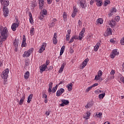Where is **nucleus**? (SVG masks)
<instances>
[{"label": "nucleus", "mask_w": 124, "mask_h": 124, "mask_svg": "<svg viewBox=\"0 0 124 124\" xmlns=\"http://www.w3.org/2000/svg\"><path fill=\"white\" fill-rule=\"evenodd\" d=\"M9 34V32L8 31L7 28L4 27L1 31L0 39H1V41H5V40L7 39Z\"/></svg>", "instance_id": "1"}, {"label": "nucleus", "mask_w": 124, "mask_h": 124, "mask_svg": "<svg viewBox=\"0 0 124 124\" xmlns=\"http://www.w3.org/2000/svg\"><path fill=\"white\" fill-rule=\"evenodd\" d=\"M9 73V69L7 68L2 71L1 77L2 79H7Z\"/></svg>", "instance_id": "2"}, {"label": "nucleus", "mask_w": 124, "mask_h": 124, "mask_svg": "<svg viewBox=\"0 0 124 124\" xmlns=\"http://www.w3.org/2000/svg\"><path fill=\"white\" fill-rule=\"evenodd\" d=\"M33 51V48H30L29 50L25 51L24 54H23V58H29Z\"/></svg>", "instance_id": "3"}, {"label": "nucleus", "mask_w": 124, "mask_h": 124, "mask_svg": "<svg viewBox=\"0 0 124 124\" xmlns=\"http://www.w3.org/2000/svg\"><path fill=\"white\" fill-rule=\"evenodd\" d=\"M19 42L20 41L19 40L16 39L14 41L13 46L15 47V52H17L18 51V47H19Z\"/></svg>", "instance_id": "4"}, {"label": "nucleus", "mask_w": 124, "mask_h": 124, "mask_svg": "<svg viewBox=\"0 0 124 124\" xmlns=\"http://www.w3.org/2000/svg\"><path fill=\"white\" fill-rule=\"evenodd\" d=\"M46 46H47V45L46 44V43H43L41 47L40 48L38 53L40 54H42L43 52L44 51V50H45V48H46Z\"/></svg>", "instance_id": "5"}, {"label": "nucleus", "mask_w": 124, "mask_h": 124, "mask_svg": "<svg viewBox=\"0 0 124 124\" xmlns=\"http://www.w3.org/2000/svg\"><path fill=\"white\" fill-rule=\"evenodd\" d=\"M1 4L3 5V7L6 8L9 5V1L8 0H0Z\"/></svg>", "instance_id": "6"}, {"label": "nucleus", "mask_w": 124, "mask_h": 124, "mask_svg": "<svg viewBox=\"0 0 124 124\" xmlns=\"http://www.w3.org/2000/svg\"><path fill=\"white\" fill-rule=\"evenodd\" d=\"M62 104H60V106L61 107H63V106H65V105H68L69 104V101L65 99H62L61 100Z\"/></svg>", "instance_id": "7"}, {"label": "nucleus", "mask_w": 124, "mask_h": 124, "mask_svg": "<svg viewBox=\"0 0 124 124\" xmlns=\"http://www.w3.org/2000/svg\"><path fill=\"white\" fill-rule=\"evenodd\" d=\"M64 93V89L63 88H61L58 90L56 93V96H61L62 93Z\"/></svg>", "instance_id": "8"}, {"label": "nucleus", "mask_w": 124, "mask_h": 124, "mask_svg": "<svg viewBox=\"0 0 124 124\" xmlns=\"http://www.w3.org/2000/svg\"><path fill=\"white\" fill-rule=\"evenodd\" d=\"M3 11L4 16H5V17H7V16H8V15L9 14V10H8V8L6 7L5 8V7H3Z\"/></svg>", "instance_id": "9"}, {"label": "nucleus", "mask_w": 124, "mask_h": 124, "mask_svg": "<svg viewBox=\"0 0 124 124\" xmlns=\"http://www.w3.org/2000/svg\"><path fill=\"white\" fill-rule=\"evenodd\" d=\"M46 69H47V66L46 65V64H44L40 66V72L41 73H42V72L45 71Z\"/></svg>", "instance_id": "10"}, {"label": "nucleus", "mask_w": 124, "mask_h": 124, "mask_svg": "<svg viewBox=\"0 0 124 124\" xmlns=\"http://www.w3.org/2000/svg\"><path fill=\"white\" fill-rule=\"evenodd\" d=\"M85 29L83 28L81 32L79 33V37H78V39L79 40H81V39H83V37H84V33H85Z\"/></svg>", "instance_id": "11"}, {"label": "nucleus", "mask_w": 124, "mask_h": 124, "mask_svg": "<svg viewBox=\"0 0 124 124\" xmlns=\"http://www.w3.org/2000/svg\"><path fill=\"white\" fill-rule=\"evenodd\" d=\"M19 25H20L19 23H14L12 25V27H11V29L12 31H16V28H18Z\"/></svg>", "instance_id": "12"}, {"label": "nucleus", "mask_w": 124, "mask_h": 124, "mask_svg": "<svg viewBox=\"0 0 124 124\" xmlns=\"http://www.w3.org/2000/svg\"><path fill=\"white\" fill-rule=\"evenodd\" d=\"M112 34V31H111V28H108L106 31V33L104 34L105 36H108V35H111Z\"/></svg>", "instance_id": "13"}, {"label": "nucleus", "mask_w": 124, "mask_h": 124, "mask_svg": "<svg viewBox=\"0 0 124 124\" xmlns=\"http://www.w3.org/2000/svg\"><path fill=\"white\" fill-rule=\"evenodd\" d=\"M117 12V9L116 8H112L110 10V13L108 14V16L111 17L112 15H114V13H116Z\"/></svg>", "instance_id": "14"}, {"label": "nucleus", "mask_w": 124, "mask_h": 124, "mask_svg": "<svg viewBox=\"0 0 124 124\" xmlns=\"http://www.w3.org/2000/svg\"><path fill=\"white\" fill-rule=\"evenodd\" d=\"M39 0V8L40 9H43V7H44V0Z\"/></svg>", "instance_id": "15"}, {"label": "nucleus", "mask_w": 124, "mask_h": 124, "mask_svg": "<svg viewBox=\"0 0 124 124\" xmlns=\"http://www.w3.org/2000/svg\"><path fill=\"white\" fill-rule=\"evenodd\" d=\"M26 36H23V40L21 44V47H26L27 46V43H26Z\"/></svg>", "instance_id": "16"}, {"label": "nucleus", "mask_w": 124, "mask_h": 124, "mask_svg": "<svg viewBox=\"0 0 124 124\" xmlns=\"http://www.w3.org/2000/svg\"><path fill=\"white\" fill-rule=\"evenodd\" d=\"M57 37L58 36H57V33H54L53 37V43L56 45L57 43H58V40L57 39Z\"/></svg>", "instance_id": "17"}, {"label": "nucleus", "mask_w": 124, "mask_h": 124, "mask_svg": "<svg viewBox=\"0 0 124 124\" xmlns=\"http://www.w3.org/2000/svg\"><path fill=\"white\" fill-rule=\"evenodd\" d=\"M66 64V62L62 63L61 67L60 68V70L58 71L59 73H62V71H63V68H64V66H65Z\"/></svg>", "instance_id": "18"}, {"label": "nucleus", "mask_w": 124, "mask_h": 124, "mask_svg": "<svg viewBox=\"0 0 124 124\" xmlns=\"http://www.w3.org/2000/svg\"><path fill=\"white\" fill-rule=\"evenodd\" d=\"M116 24L117 23H116V21H115V20H112L111 21H108V25L110 26L111 28H114V27L116 26Z\"/></svg>", "instance_id": "19"}, {"label": "nucleus", "mask_w": 124, "mask_h": 124, "mask_svg": "<svg viewBox=\"0 0 124 124\" xmlns=\"http://www.w3.org/2000/svg\"><path fill=\"white\" fill-rule=\"evenodd\" d=\"M88 62H89V59H86L82 62L81 69H83L87 65Z\"/></svg>", "instance_id": "20"}, {"label": "nucleus", "mask_w": 124, "mask_h": 124, "mask_svg": "<svg viewBox=\"0 0 124 124\" xmlns=\"http://www.w3.org/2000/svg\"><path fill=\"white\" fill-rule=\"evenodd\" d=\"M29 21L31 24H33V18H32V15L31 14V12H29Z\"/></svg>", "instance_id": "21"}, {"label": "nucleus", "mask_w": 124, "mask_h": 124, "mask_svg": "<svg viewBox=\"0 0 124 124\" xmlns=\"http://www.w3.org/2000/svg\"><path fill=\"white\" fill-rule=\"evenodd\" d=\"M101 45L100 43H97L96 45L94 46V52H96L98 51V49H99V47Z\"/></svg>", "instance_id": "22"}, {"label": "nucleus", "mask_w": 124, "mask_h": 124, "mask_svg": "<svg viewBox=\"0 0 124 124\" xmlns=\"http://www.w3.org/2000/svg\"><path fill=\"white\" fill-rule=\"evenodd\" d=\"M25 101V95L23 94V96L21 98L19 102L18 103L19 105H22L23 103H24V101Z\"/></svg>", "instance_id": "23"}, {"label": "nucleus", "mask_w": 124, "mask_h": 124, "mask_svg": "<svg viewBox=\"0 0 124 124\" xmlns=\"http://www.w3.org/2000/svg\"><path fill=\"white\" fill-rule=\"evenodd\" d=\"M72 83H70L69 84H67V88L68 92H71L72 91Z\"/></svg>", "instance_id": "24"}, {"label": "nucleus", "mask_w": 124, "mask_h": 124, "mask_svg": "<svg viewBox=\"0 0 124 124\" xmlns=\"http://www.w3.org/2000/svg\"><path fill=\"white\" fill-rule=\"evenodd\" d=\"M32 96H33V94H31L28 97L27 102L28 103H30L31 99H32Z\"/></svg>", "instance_id": "25"}, {"label": "nucleus", "mask_w": 124, "mask_h": 124, "mask_svg": "<svg viewBox=\"0 0 124 124\" xmlns=\"http://www.w3.org/2000/svg\"><path fill=\"white\" fill-rule=\"evenodd\" d=\"M30 77V72L27 71L24 75V78L25 79H29Z\"/></svg>", "instance_id": "26"}, {"label": "nucleus", "mask_w": 124, "mask_h": 124, "mask_svg": "<svg viewBox=\"0 0 124 124\" xmlns=\"http://www.w3.org/2000/svg\"><path fill=\"white\" fill-rule=\"evenodd\" d=\"M86 120H89V119H90V117H91V112L90 111H87V112L86 113Z\"/></svg>", "instance_id": "27"}, {"label": "nucleus", "mask_w": 124, "mask_h": 124, "mask_svg": "<svg viewBox=\"0 0 124 124\" xmlns=\"http://www.w3.org/2000/svg\"><path fill=\"white\" fill-rule=\"evenodd\" d=\"M97 24H100V25L103 24V19L102 18H99L96 20Z\"/></svg>", "instance_id": "28"}, {"label": "nucleus", "mask_w": 124, "mask_h": 124, "mask_svg": "<svg viewBox=\"0 0 124 124\" xmlns=\"http://www.w3.org/2000/svg\"><path fill=\"white\" fill-rule=\"evenodd\" d=\"M30 33H31V35H34V28L31 27L30 30Z\"/></svg>", "instance_id": "29"}, {"label": "nucleus", "mask_w": 124, "mask_h": 124, "mask_svg": "<svg viewBox=\"0 0 124 124\" xmlns=\"http://www.w3.org/2000/svg\"><path fill=\"white\" fill-rule=\"evenodd\" d=\"M96 1V5H97V6H101L102 5V1H101V0H97Z\"/></svg>", "instance_id": "30"}, {"label": "nucleus", "mask_w": 124, "mask_h": 124, "mask_svg": "<svg viewBox=\"0 0 124 124\" xmlns=\"http://www.w3.org/2000/svg\"><path fill=\"white\" fill-rule=\"evenodd\" d=\"M104 96H105V93L100 94L98 96V97L100 99H102Z\"/></svg>", "instance_id": "31"}, {"label": "nucleus", "mask_w": 124, "mask_h": 124, "mask_svg": "<svg viewBox=\"0 0 124 124\" xmlns=\"http://www.w3.org/2000/svg\"><path fill=\"white\" fill-rule=\"evenodd\" d=\"M115 52H116V51H112V52L110 54V58H111V59H114L115 57H116V55L114 54V53H115Z\"/></svg>", "instance_id": "32"}, {"label": "nucleus", "mask_w": 124, "mask_h": 124, "mask_svg": "<svg viewBox=\"0 0 124 124\" xmlns=\"http://www.w3.org/2000/svg\"><path fill=\"white\" fill-rule=\"evenodd\" d=\"M57 89H58V85H56L53 88V89H52L53 93H56V92L57 91Z\"/></svg>", "instance_id": "33"}, {"label": "nucleus", "mask_w": 124, "mask_h": 124, "mask_svg": "<svg viewBox=\"0 0 124 124\" xmlns=\"http://www.w3.org/2000/svg\"><path fill=\"white\" fill-rule=\"evenodd\" d=\"M95 80H99L100 81H102V78H100V77L97 75L95 76Z\"/></svg>", "instance_id": "34"}, {"label": "nucleus", "mask_w": 124, "mask_h": 124, "mask_svg": "<svg viewBox=\"0 0 124 124\" xmlns=\"http://www.w3.org/2000/svg\"><path fill=\"white\" fill-rule=\"evenodd\" d=\"M57 20L56 19V18H54L52 21H51V25H52V27H53V26L55 25V22H57Z\"/></svg>", "instance_id": "35"}, {"label": "nucleus", "mask_w": 124, "mask_h": 124, "mask_svg": "<svg viewBox=\"0 0 124 124\" xmlns=\"http://www.w3.org/2000/svg\"><path fill=\"white\" fill-rule=\"evenodd\" d=\"M41 14L44 15V16H45V15H47V11H46L45 9H43Z\"/></svg>", "instance_id": "36"}, {"label": "nucleus", "mask_w": 124, "mask_h": 124, "mask_svg": "<svg viewBox=\"0 0 124 124\" xmlns=\"http://www.w3.org/2000/svg\"><path fill=\"white\" fill-rule=\"evenodd\" d=\"M90 107H92V104L90 103H87L85 106V108H86V109H88V108H90Z\"/></svg>", "instance_id": "37"}, {"label": "nucleus", "mask_w": 124, "mask_h": 124, "mask_svg": "<svg viewBox=\"0 0 124 124\" xmlns=\"http://www.w3.org/2000/svg\"><path fill=\"white\" fill-rule=\"evenodd\" d=\"M102 74H103V72H102V71L99 70L98 72V76L101 77L102 76Z\"/></svg>", "instance_id": "38"}, {"label": "nucleus", "mask_w": 124, "mask_h": 124, "mask_svg": "<svg viewBox=\"0 0 124 124\" xmlns=\"http://www.w3.org/2000/svg\"><path fill=\"white\" fill-rule=\"evenodd\" d=\"M70 39V35L66 34V40L67 41H69V40Z\"/></svg>", "instance_id": "39"}, {"label": "nucleus", "mask_w": 124, "mask_h": 124, "mask_svg": "<svg viewBox=\"0 0 124 124\" xmlns=\"http://www.w3.org/2000/svg\"><path fill=\"white\" fill-rule=\"evenodd\" d=\"M110 3V0H107L105 2V6H107V5H108V4H109Z\"/></svg>", "instance_id": "40"}, {"label": "nucleus", "mask_w": 124, "mask_h": 124, "mask_svg": "<svg viewBox=\"0 0 124 124\" xmlns=\"http://www.w3.org/2000/svg\"><path fill=\"white\" fill-rule=\"evenodd\" d=\"M101 91L100 90L95 91L94 93L96 94H99V93H101Z\"/></svg>", "instance_id": "41"}, {"label": "nucleus", "mask_w": 124, "mask_h": 124, "mask_svg": "<svg viewBox=\"0 0 124 124\" xmlns=\"http://www.w3.org/2000/svg\"><path fill=\"white\" fill-rule=\"evenodd\" d=\"M45 16H44L43 15H42V14H41V15H40V16H39V19H40V20H42L44 18V17Z\"/></svg>", "instance_id": "42"}, {"label": "nucleus", "mask_w": 124, "mask_h": 124, "mask_svg": "<svg viewBox=\"0 0 124 124\" xmlns=\"http://www.w3.org/2000/svg\"><path fill=\"white\" fill-rule=\"evenodd\" d=\"M101 116H102V113L100 112L99 113H96V117H97V118H100V117H101Z\"/></svg>", "instance_id": "43"}, {"label": "nucleus", "mask_w": 124, "mask_h": 124, "mask_svg": "<svg viewBox=\"0 0 124 124\" xmlns=\"http://www.w3.org/2000/svg\"><path fill=\"white\" fill-rule=\"evenodd\" d=\"M114 78H115V77L112 75H111L110 76H109L108 77V80H112L113 79H114Z\"/></svg>", "instance_id": "44"}, {"label": "nucleus", "mask_w": 124, "mask_h": 124, "mask_svg": "<svg viewBox=\"0 0 124 124\" xmlns=\"http://www.w3.org/2000/svg\"><path fill=\"white\" fill-rule=\"evenodd\" d=\"M92 89H93V87L91 86L88 87V88L86 89V92L87 93H88V92H90V91H91V90H92Z\"/></svg>", "instance_id": "45"}, {"label": "nucleus", "mask_w": 124, "mask_h": 124, "mask_svg": "<svg viewBox=\"0 0 124 124\" xmlns=\"http://www.w3.org/2000/svg\"><path fill=\"white\" fill-rule=\"evenodd\" d=\"M63 19H66L67 18V16H66V13L64 12L63 14Z\"/></svg>", "instance_id": "46"}, {"label": "nucleus", "mask_w": 124, "mask_h": 124, "mask_svg": "<svg viewBox=\"0 0 124 124\" xmlns=\"http://www.w3.org/2000/svg\"><path fill=\"white\" fill-rule=\"evenodd\" d=\"M112 51H115L116 52H114L113 53L116 55V56H118V55H119V52H118L117 51V49H114Z\"/></svg>", "instance_id": "47"}, {"label": "nucleus", "mask_w": 124, "mask_h": 124, "mask_svg": "<svg viewBox=\"0 0 124 124\" xmlns=\"http://www.w3.org/2000/svg\"><path fill=\"white\" fill-rule=\"evenodd\" d=\"M25 65H26V66L30 65V61L26 60L25 61Z\"/></svg>", "instance_id": "48"}, {"label": "nucleus", "mask_w": 124, "mask_h": 124, "mask_svg": "<svg viewBox=\"0 0 124 124\" xmlns=\"http://www.w3.org/2000/svg\"><path fill=\"white\" fill-rule=\"evenodd\" d=\"M51 113V111L50 110H48L46 112V116H49V115H50V113Z\"/></svg>", "instance_id": "49"}, {"label": "nucleus", "mask_w": 124, "mask_h": 124, "mask_svg": "<svg viewBox=\"0 0 124 124\" xmlns=\"http://www.w3.org/2000/svg\"><path fill=\"white\" fill-rule=\"evenodd\" d=\"M115 20H116L117 22H119L120 21V16H116L115 17Z\"/></svg>", "instance_id": "50"}, {"label": "nucleus", "mask_w": 124, "mask_h": 124, "mask_svg": "<svg viewBox=\"0 0 124 124\" xmlns=\"http://www.w3.org/2000/svg\"><path fill=\"white\" fill-rule=\"evenodd\" d=\"M115 74V70H111V72H110V75H112L114 76Z\"/></svg>", "instance_id": "51"}, {"label": "nucleus", "mask_w": 124, "mask_h": 124, "mask_svg": "<svg viewBox=\"0 0 124 124\" xmlns=\"http://www.w3.org/2000/svg\"><path fill=\"white\" fill-rule=\"evenodd\" d=\"M80 6L82 7V8H85V5H84V3H83L82 2H80Z\"/></svg>", "instance_id": "52"}, {"label": "nucleus", "mask_w": 124, "mask_h": 124, "mask_svg": "<svg viewBox=\"0 0 124 124\" xmlns=\"http://www.w3.org/2000/svg\"><path fill=\"white\" fill-rule=\"evenodd\" d=\"M74 41V38L73 37L70 39V41H69V43H72Z\"/></svg>", "instance_id": "53"}, {"label": "nucleus", "mask_w": 124, "mask_h": 124, "mask_svg": "<svg viewBox=\"0 0 124 124\" xmlns=\"http://www.w3.org/2000/svg\"><path fill=\"white\" fill-rule=\"evenodd\" d=\"M48 87L49 88H53V83L52 82H49L48 84Z\"/></svg>", "instance_id": "54"}, {"label": "nucleus", "mask_w": 124, "mask_h": 124, "mask_svg": "<svg viewBox=\"0 0 124 124\" xmlns=\"http://www.w3.org/2000/svg\"><path fill=\"white\" fill-rule=\"evenodd\" d=\"M73 9H74V13H77V12H78V11H77V9L76 8V7H73Z\"/></svg>", "instance_id": "55"}, {"label": "nucleus", "mask_w": 124, "mask_h": 124, "mask_svg": "<svg viewBox=\"0 0 124 124\" xmlns=\"http://www.w3.org/2000/svg\"><path fill=\"white\" fill-rule=\"evenodd\" d=\"M37 5V3H36V1H35L32 3V6L33 7H35V6Z\"/></svg>", "instance_id": "56"}, {"label": "nucleus", "mask_w": 124, "mask_h": 124, "mask_svg": "<svg viewBox=\"0 0 124 124\" xmlns=\"http://www.w3.org/2000/svg\"><path fill=\"white\" fill-rule=\"evenodd\" d=\"M46 66H48L49 63H50V61L49 60H46Z\"/></svg>", "instance_id": "57"}, {"label": "nucleus", "mask_w": 124, "mask_h": 124, "mask_svg": "<svg viewBox=\"0 0 124 124\" xmlns=\"http://www.w3.org/2000/svg\"><path fill=\"white\" fill-rule=\"evenodd\" d=\"M75 16H76V13L73 12L72 14V18H75Z\"/></svg>", "instance_id": "58"}, {"label": "nucleus", "mask_w": 124, "mask_h": 124, "mask_svg": "<svg viewBox=\"0 0 124 124\" xmlns=\"http://www.w3.org/2000/svg\"><path fill=\"white\" fill-rule=\"evenodd\" d=\"M52 88H49L48 89V93H52Z\"/></svg>", "instance_id": "59"}, {"label": "nucleus", "mask_w": 124, "mask_h": 124, "mask_svg": "<svg viewBox=\"0 0 124 124\" xmlns=\"http://www.w3.org/2000/svg\"><path fill=\"white\" fill-rule=\"evenodd\" d=\"M97 86H98V83H94L91 86L92 87V88H93L94 87H97Z\"/></svg>", "instance_id": "60"}, {"label": "nucleus", "mask_w": 124, "mask_h": 124, "mask_svg": "<svg viewBox=\"0 0 124 124\" xmlns=\"http://www.w3.org/2000/svg\"><path fill=\"white\" fill-rule=\"evenodd\" d=\"M47 70H49V71L52 70V69H53V66H50L49 68H47Z\"/></svg>", "instance_id": "61"}, {"label": "nucleus", "mask_w": 124, "mask_h": 124, "mask_svg": "<svg viewBox=\"0 0 124 124\" xmlns=\"http://www.w3.org/2000/svg\"><path fill=\"white\" fill-rule=\"evenodd\" d=\"M43 98H45V99L47 98V94H43Z\"/></svg>", "instance_id": "62"}, {"label": "nucleus", "mask_w": 124, "mask_h": 124, "mask_svg": "<svg viewBox=\"0 0 124 124\" xmlns=\"http://www.w3.org/2000/svg\"><path fill=\"white\" fill-rule=\"evenodd\" d=\"M73 38H74V39H79V38L78 37V36L76 35L73 36Z\"/></svg>", "instance_id": "63"}, {"label": "nucleus", "mask_w": 124, "mask_h": 124, "mask_svg": "<svg viewBox=\"0 0 124 124\" xmlns=\"http://www.w3.org/2000/svg\"><path fill=\"white\" fill-rule=\"evenodd\" d=\"M4 79V84H5L7 82V78H2Z\"/></svg>", "instance_id": "64"}]
</instances>
